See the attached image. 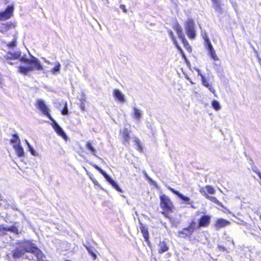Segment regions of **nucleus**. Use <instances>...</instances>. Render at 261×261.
Segmentation results:
<instances>
[{
  "label": "nucleus",
  "mask_w": 261,
  "mask_h": 261,
  "mask_svg": "<svg viewBox=\"0 0 261 261\" xmlns=\"http://www.w3.org/2000/svg\"><path fill=\"white\" fill-rule=\"evenodd\" d=\"M6 59L9 60L7 62L9 64H14L11 60L19 59V61L24 63L25 66H20L18 67V71L21 74L26 75L29 72L34 70H41L43 69L39 61L33 56L28 59L25 56L21 57V52L19 50L13 52H9L7 55Z\"/></svg>",
  "instance_id": "nucleus-1"
},
{
  "label": "nucleus",
  "mask_w": 261,
  "mask_h": 261,
  "mask_svg": "<svg viewBox=\"0 0 261 261\" xmlns=\"http://www.w3.org/2000/svg\"><path fill=\"white\" fill-rule=\"evenodd\" d=\"M186 33L190 39H193L195 37V24L194 21L189 18L185 23Z\"/></svg>",
  "instance_id": "nucleus-2"
},
{
  "label": "nucleus",
  "mask_w": 261,
  "mask_h": 261,
  "mask_svg": "<svg viewBox=\"0 0 261 261\" xmlns=\"http://www.w3.org/2000/svg\"><path fill=\"white\" fill-rule=\"evenodd\" d=\"M197 229L196 223L194 221H192L189 226L179 230L178 232V236L180 238H186L191 236L195 229Z\"/></svg>",
  "instance_id": "nucleus-3"
},
{
  "label": "nucleus",
  "mask_w": 261,
  "mask_h": 261,
  "mask_svg": "<svg viewBox=\"0 0 261 261\" xmlns=\"http://www.w3.org/2000/svg\"><path fill=\"white\" fill-rule=\"evenodd\" d=\"M36 106L43 115L47 116L49 119L53 120V118L49 113V109L43 100L40 99H37L36 101Z\"/></svg>",
  "instance_id": "nucleus-4"
},
{
  "label": "nucleus",
  "mask_w": 261,
  "mask_h": 261,
  "mask_svg": "<svg viewBox=\"0 0 261 261\" xmlns=\"http://www.w3.org/2000/svg\"><path fill=\"white\" fill-rule=\"evenodd\" d=\"M160 199L161 207L166 211L172 212L173 205L170 198L165 195H163L160 196Z\"/></svg>",
  "instance_id": "nucleus-5"
},
{
  "label": "nucleus",
  "mask_w": 261,
  "mask_h": 261,
  "mask_svg": "<svg viewBox=\"0 0 261 261\" xmlns=\"http://www.w3.org/2000/svg\"><path fill=\"white\" fill-rule=\"evenodd\" d=\"M18 245L20 248L24 250L25 252H27L33 253L37 248L34 244L28 240H24L19 242L18 243Z\"/></svg>",
  "instance_id": "nucleus-6"
},
{
  "label": "nucleus",
  "mask_w": 261,
  "mask_h": 261,
  "mask_svg": "<svg viewBox=\"0 0 261 261\" xmlns=\"http://www.w3.org/2000/svg\"><path fill=\"white\" fill-rule=\"evenodd\" d=\"M205 41L206 45V48L208 51V55L210 56L211 58L214 61H218L219 58L216 54L215 50L213 48L210 39L206 36L205 38Z\"/></svg>",
  "instance_id": "nucleus-7"
},
{
  "label": "nucleus",
  "mask_w": 261,
  "mask_h": 261,
  "mask_svg": "<svg viewBox=\"0 0 261 261\" xmlns=\"http://www.w3.org/2000/svg\"><path fill=\"white\" fill-rule=\"evenodd\" d=\"M14 6H8L5 11L0 12V20L4 21L9 19L13 15Z\"/></svg>",
  "instance_id": "nucleus-8"
},
{
  "label": "nucleus",
  "mask_w": 261,
  "mask_h": 261,
  "mask_svg": "<svg viewBox=\"0 0 261 261\" xmlns=\"http://www.w3.org/2000/svg\"><path fill=\"white\" fill-rule=\"evenodd\" d=\"M173 29L176 32L178 38L181 40L185 46L189 45L188 42L186 39L185 35L182 33V29L181 27L178 23H176L174 25Z\"/></svg>",
  "instance_id": "nucleus-9"
},
{
  "label": "nucleus",
  "mask_w": 261,
  "mask_h": 261,
  "mask_svg": "<svg viewBox=\"0 0 261 261\" xmlns=\"http://www.w3.org/2000/svg\"><path fill=\"white\" fill-rule=\"evenodd\" d=\"M8 231L18 233V230L15 226L11 227L5 226L4 225H0V236L5 235Z\"/></svg>",
  "instance_id": "nucleus-10"
},
{
  "label": "nucleus",
  "mask_w": 261,
  "mask_h": 261,
  "mask_svg": "<svg viewBox=\"0 0 261 261\" xmlns=\"http://www.w3.org/2000/svg\"><path fill=\"white\" fill-rule=\"evenodd\" d=\"M212 2L213 8L215 12L219 15L222 14L224 12V10L220 0H212Z\"/></svg>",
  "instance_id": "nucleus-11"
},
{
  "label": "nucleus",
  "mask_w": 261,
  "mask_h": 261,
  "mask_svg": "<svg viewBox=\"0 0 261 261\" xmlns=\"http://www.w3.org/2000/svg\"><path fill=\"white\" fill-rule=\"evenodd\" d=\"M143 112L141 110L138 109L137 107L133 106L132 107V111L131 113V116L135 119L137 122H139L142 117Z\"/></svg>",
  "instance_id": "nucleus-12"
},
{
  "label": "nucleus",
  "mask_w": 261,
  "mask_h": 261,
  "mask_svg": "<svg viewBox=\"0 0 261 261\" xmlns=\"http://www.w3.org/2000/svg\"><path fill=\"white\" fill-rule=\"evenodd\" d=\"M211 217L208 215H204L201 217L199 220V224L197 225V229L200 227H206L210 223Z\"/></svg>",
  "instance_id": "nucleus-13"
},
{
  "label": "nucleus",
  "mask_w": 261,
  "mask_h": 261,
  "mask_svg": "<svg viewBox=\"0 0 261 261\" xmlns=\"http://www.w3.org/2000/svg\"><path fill=\"white\" fill-rule=\"evenodd\" d=\"M53 122V127L55 132L64 139L67 140V136L63 131V129L59 125V124L53 119L51 120Z\"/></svg>",
  "instance_id": "nucleus-14"
},
{
  "label": "nucleus",
  "mask_w": 261,
  "mask_h": 261,
  "mask_svg": "<svg viewBox=\"0 0 261 261\" xmlns=\"http://www.w3.org/2000/svg\"><path fill=\"white\" fill-rule=\"evenodd\" d=\"M169 189L174 194L178 196L180 199L184 201L187 204H192L193 203V201L191 200L189 197L184 195L183 194L180 193L178 191L175 190L171 187H169Z\"/></svg>",
  "instance_id": "nucleus-15"
},
{
  "label": "nucleus",
  "mask_w": 261,
  "mask_h": 261,
  "mask_svg": "<svg viewBox=\"0 0 261 261\" xmlns=\"http://www.w3.org/2000/svg\"><path fill=\"white\" fill-rule=\"evenodd\" d=\"M230 222L223 218H220L216 220L214 224V226L216 230H219L220 228L229 225Z\"/></svg>",
  "instance_id": "nucleus-16"
},
{
  "label": "nucleus",
  "mask_w": 261,
  "mask_h": 261,
  "mask_svg": "<svg viewBox=\"0 0 261 261\" xmlns=\"http://www.w3.org/2000/svg\"><path fill=\"white\" fill-rule=\"evenodd\" d=\"M113 95L116 100L121 102H124L125 101L124 95L118 89H113Z\"/></svg>",
  "instance_id": "nucleus-17"
},
{
  "label": "nucleus",
  "mask_w": 261,
  "mask_h": 261,
  "mask_svg": "<svg viewBox=\"0 0 261 261\" xmlns=\"http://www.w3.org/2000/svg\"><path fill=\"white\" fill-rule=\"evenodd\" d=\"M198 74L200 75L201 77V81L202 85L205 87L207 88L213 94L215 93V90L213 88L211 84H209L208 81L204 77V76L200 73L199 69L197 70Z\"/></svg>",
  "instance_id": "nucleus-18"
},
{
  "label": "nucleus",
  "mask_w": 261,
  "mask_h": 261,
  "mask_svg": "<svg viewBox=\"0 0 261 261\" xmlns=\"http://www.w3.org/2000/svg\"><path fill=\"white\" fill-rule=\"evenodd\" d=\"M139 228L142 233L143 234V236L144 238L145 241L146 242H149V233L148 228L140 222V220H139Z\"/></svg>",
  "instance_id": "nucleus-19"
},
{
  "label": "nucleus",
  "mask_w": 261,
  "mask_h": 261,
  "mask_svg": "<svg viewBox=\"0 0 261 261\" xmlns=\"http://www.w3.org/2000/svg\"><path fill=\"white\" fill-rule=\"evenodd\" d=\"M34 254L37 258V261H45L46 260V256L43 254V253L38 248L35 250V251L33 253Z\"/></svg>",
  "instance_id": "nucleus-20"
},
{
  "label": "nucleus",
  "mask_w": 261,
  "mask_h": 261,
  "mask_svg": "<svg viewBox=\"0 0 261 261\" xmlns=\"http://www.w3.org/2000/svg\"><path fill=\"white\" fill-rule=\"evenodd\" d=\"M25 251L24 250L19 247V248L15 249L13 251V256L14 258H20L24 256Z\"/></svg>",
  "instance_id": "nucleus-21"
},
{
  "label": "nucleus",
  "mask_w": 261,
  "mask_h": 261,
  "mask_svg": "<svg viewBox=\"0 0 261 261\" xmlns=\"http://www.w3.org/2000/svg\"><path fill=\"white\" fill-rule=\"evenodd\" d=\"M13 148L15 149L17 155L19 157L23 156L24 155V150L23 148L20 146V144H14Z\"/></svg>",
  "instance_id": "nucleus-22"
},
{
  "label": "nucleus",
  "mask_w": 261,
  "mask_h": 261,
  "mask_svg": "<svg viewBox=\"0 0 261 261\" xmlns=\"http://www.w3.org/2000/svg\"><path fill=\"white\" fill-rule=\"evenodd\" d=\"M159 249L158 251L159 253H163L168 250V247L165 242H160L158 245Z\"/></svg>",
  "instance_id": "nucleus-23"
},
{
  "label": "nucleus",
  "mask_w": 261,
  "mask_h": 261,
  "mask_svg": "<svg viewBox=\"0 0 261 261\" xmlns=\"http://www.w3.org/2000/svg\"><path fill=\"white\" fill-rule=\"evenodd\" d=\"M86 148L91 151V153L93 155L95 156L96 158L98 159H100L96 155L97 150L93 146L92 143L90 141H88L86 144Z\"/></svg>",
  "instance_id": "nucleus-24"
},
{
  "label": "nucleus",
  "mask_w": 261,
  "mask_h": 261,
  "mask_svg": "<svg viewBox=\"0 0 261 261\" xmlns=\"http://www.w3.org/2000/svg\"><path fill=\"white\" fill-rule=\"evenodd\" d=\"M205 198L210 200L212 202L218 204V205L223 207H224L223 204L221 202H220L215 197L211 196L208 195L207 194H205Z\"/></svg>",
  "instance_id": "nucleus-25"
},
{
  "label": "nucleus",
  "mask_w": 261,
  "mask_h": 261,
  "mask_svg": "<svg viewBox=\"0 0 261 261\" xmlns=\"http://www.w3.org/2000/svg\"><path fill=\"white\" fill-rule=\"evenodd\" d=\"M128 130L126 129H125L122 133V136L123 139V143L124 144H126V143H128L129 140V136Z\"/></svg>",
  "instance_id": "nucleus-26"
},
{
  "label": "nucleus",
  "mask_w": 261,
  "mask_h": 261,
  "mask_svg": "<svg viewBox=\"0 0 261 261\" xmlns=\"http://www.w3.org/2000/svg\"><path fill=\"white\" fill-rule=\"evenodd\" d=\"M113 188H114L117 191L121 192V189L119 188L117 183L113 180L111 177H110L107 180Z\"/></svg>",
  "instance_id": "nucleus-27"
},
{
  "label": "nucleus",
  "mask_w": 261,
  "mask_h": 261,
  "mask_svg": "<svg viewBox=\"0 0 261 261\" xmlns=\"http://www.w3.org/2000/svg\"><path fill=\"white\" fill-rule=\"evenodd\" d=\"M168 34H169V37H170V38L172 39L173 43L175 45V46L179 49H180V48L179 47V46H178V44H177V42L175 39V37H174V34H173V33L172 32V31L171 30H168Z\"/></svg>",
  "instance_id": "nucleus-28"
},
{
  "label": "nucleus",
  "mask_w": 261,
  "mask_h": 261,
  "mask_svg": "<svg viewBox=\"0 0 261 261\" xmlns=\"http://www.w3.org/2000/svg\"><path fill=\"white\" fill-rule=\"evenodd\" d=\"M11 143L14 144H20V141L19 137L16 135H13L12 138L10 140Z\"/></svg>",
  "instance_id": "nucleus-29"
},
{
  "label": "nucleus",
  "mask_w": 261,
  "mask_h": 261,
  "mask_svg": "<svg viewBox=\"0 0 261 261\" xmlns=\"http://www.w3.org/2000/svg\"><path fill=\"white\" fill-rule=\"evenodd\" d=\"M86 248L88 252L93 256V259L95 260L96 258V255L95 253V249L93 247L84 245Z\"/></svg>",
  "instance_id": "nucleus-30"
},
{
  "label": "nucleus",
  "mask_w": 261,
  "mask_h": 261,
  "mask_svg": "<svg viewBox=\"0 0 261 261\" xmlns=\"http://www.w3.org/2000/svg\"><path fill=\"white\" fill-rule=\"evenodd\" d=\"M61 69V64L59 62H57L56 63V66L51 70V72L53 74H56L57 72H59Z\"/></svg>",
  "instance_id": "nucleus-31"
},
{
  "label": "nucleus",
  "mask_w": 261,
  "mask_h": 261,
  "mask_svg": "<svg viewBox=\"0 0 261 261\" xmlns=\"http://www.w3.org/2000/svg\"><path fill=\"white\" fill-rule=\"evenodd\" d=\"M212 107L214 109H215L216 111H219L221 109V106L220 105V103L216 100H213L212 101Z\"/></svg>",
  "instance_id": "nucleus-32"
},
{
  "label": "nucleus",
  "mask_w": 261,
  "mask_h": 261,
  "mask_svg": "<svg viewBox=\"0 0 261 261\" xmlns=\"http://www.w3.org/2000/svg\"><path fill=\"white\" fill-rule=\"evenodd\" d=\"M10 25L2 24V25L0 27V32H7L9 29Z\"/></svg>",
  "instance_id": "nucleus-33"
},
{
  "label": "nucleus",
  "mask_w": 261,
  "mask_h": 261,
  "mask_svg": "<svg viewBox=\"0 0 261 261\" xmlns=\"http://www.w3.org/2000/svg\"><path fill=\"white\" fill-rule=\"evenodd\" d=\"M25 142H26V144L29 149V151L31 152V154L34 156L36 155V151L34 150L33 147L31 146L30 144L28 142V141L25 140Z\"/></svg>",
  "instance_id": "nucleus-34"
},
{
  "label": "nucleus",
  "mask_w": 261,
  "mask_h": 261,
  "mask_svg": "<svg viewBox=\"0 0 261 261\" xmlns=\"http://www.w3.org/2000/svg\"><path fill=\"white\" fill-rule=\"evenodd\" d=\"M205 189L209 194H213L215 193V190L211 186H206Z\"/></svg>",
  "instance_id": "nucleus-35"
},
{
  "label": "nucleus",
  "mask_w": 261,
  "mask_h": 261,
  "mask_svg": "<svg viewBox=\"0 0 261 261\" xmlns=\"http://www.w3.org/2000/svg\"><path fill=\"white\" fill-rule=\"evenodd\" d=\"M68 113V110L67 106V102H65V107L63 110L62 111V114L63 115H67Z\"/></svg>",
  "instance_id": "nucleus-36"
},
{
  "label": "nucleus",
  "mask_w": 261,
  "mask_h": 261,
  "mask_svg": "<svg viewBox=\"0 0 261 261\" xmlns=\"http://www.w3.org/2000/svg\"><path fill=\"white\" fill-rule=\"evenodd\" d=\"M144 175L145 176V178L148 179L149 182L153 185H155V182L148 175L146 172H144Z\"/></svg>",
  "instance_id": "nucleus-37"
},
{
  "label": "nucleus",
  "mask_w": 261,
  "mask_h": 261,
  "mask_svg": "<svg viewBox=\"0 0 261 261\" xmlns=\"http://www.w3.org/2000/svg\"><path fill=\"white\" fill-rule=\"evenodd\" d=\"M99 171L100 172L101 174L104 176L106 179L107 180L110 177L101 169H100Z\"/></svg>",
  "instance_id": "nucleus-38"
},
{
  "label": "nucleus",
  "mask_w": 261,
  "mask_h": 261,
  "mask_svg": "<svg viewBox=\"0 0 261 261\" xmlns=\"http://www.w3.org/2000/svg\"><path fill=\"white\" fill-rule=\"evenodd\" d=\"M16 40L14 39L13 40L12 42L9 43L8 44V46L10 47V48H12V47H13L14 46H16Z\"/></svg>",
  "instance_id": "nucleus-39"
},
{
  "label": "nucleus",
  "mask_w": 261,
  "mask_h": 261,
  "mask_svg": "<svg viewBox=\"0 0 261 261\" xmlns=\"http://www.w3.org/2000/svg\"><path fill=\"white\" fill-rule=\"evenodd\" d=\"M199 192L203 195V196H204V197H205V194L207 193L203 188H201L199 190Z\"/></svg>",
  "instance_id": "nucleus-40"
},
{
  "label": "nucleus",
  "mask_w": 261,
  "mask_h": 261,
  "mask_svg": "<svg viewBox=\"0 0 261 261\" xmlns=\"http://www.w3.org/2000/svg\"><path fill=\"white\" fill-rule=\"evenodd\" d=\"M120 8L121 10L123 11L124 12L126 13L127 12V10L125 8V6L124 5H121Z\"/></svg>",
  "instance_id": "nucleus-41"
},
{
  "label": "nucleus",
  "mask_w": 261,
  "mask_h": 261,
  "mask_svg": "<svg viewBox=\"0 0 261 261\" xmlns=\"http://www.w3.org/2000/svg\"><path fill=\"white\" fill-rule=\"evenodd\" d=\"M90 164L91 165H92L98 171H99L101 169L100 167H99L97 165H96L95 164H92V163H90Z\"/></svg>",
  "instance_id": "nucleus-42"
},
{
  "label": "nucleus",
  "mask_w": 261,
  "mask_h": 261,
  "mask_svg": "<svg viewBox=\"0 0 261 261\" xmlns=\"http://www.w3.org/2000/svg\"><path fill=\"white\" fill-rule=\"evenodd\" d=\"M80 108L82 111H84L85 109V104L83 102H82L80 105Z\"/></svg>",
  "instance_id": "nucleus-43"
},
{
  "label": "nucleus",
  "mask_w": 261,
  "mask_h": 261,
  "mask_svg": "<svg viewBox=\"0 0 261 261\" xmlns=\"http://www.w3.org/2000/svg\"><path fill=\"white\" fill-rule=\"evenodd\" d=\"M254 172L256 173V174L259 176V178L261 179V173L259 171H254Z\"/></svg>",
  "instance_id": "nucleus-44"
},
{
  "label": "nucleus",
  "mask_w": 261,
  "mask_h": 261,
  "mask_svg": "<svg viewBox=\"0 0 261 261\" xmlns=\"http://www.w3.org/2000/svg\"><path fill=\"white\" fill-rule=\"evenodd\" d=\"M254 172L256 173V174L259 176V178L261 179V173L259 171H254Z\"/></svg>",
  "instance_id": "nucleus-45"
},
{
  "label": "nucleus",
  "mask_w": 261,
  "mask_h": 261,
  "mask_svg": "<svg viewBox=\"0 0 261 261\" xmlns=\"http://www.w3.org/2000/svg\"><path fill=\"white\" fill-rule=\"evenodd\" d=\"M138 150H139L140 151H141V150H142V149H141V146H140V144H138Z\"/></svg>",
  "instance_id": "nucleus-46"
},
{
  "label": "nucleus",
  "mask_w": 261,
  "mask_h": 261,
  "mask_svg": "<svg viewBox=\"0 0 261 261\" xmlns=\"http://www.w3.org/2000/svg\"><path fill=\"white\" fill-rule=\"evenodd\" d=\"M191 207L194 208H195L196 207L194 206V205H193L192 204H191Z\"/></svg>",
  "instance_id": "nucleus-47"
},
{
  "label": "nucleus",
  "mask_w": 261,
  "mask_h": 261,
  "mask_svg": "<svg viewBox=\"0 0 261 261\" xmlns=\"http://www.w3.org/2000/svg\"><path fill=\"white\" fill-rule=\"evenodd\" d=\"M45 62L47 63H49V62L48 61L45 60Z\"/></svg>",
  "instance_id": "nucleus-48"
},
{
  "label": "nucleus",
  "mask_w": 261,
  "mask_h": 261,
  "mask_svg": "<svg viewBox=\"0 0 261 261\" xmlns=\"http://www.w3.org/2000/svg\"><path fill=\"white\" fill-rule=\"evenodd\" d=\"M2 84V79L0 77V85Z\"/></svg>",
  "instance_id": "nucleus-49"
},
{
  "label": "nucleus",
  "mask_w": 261,
  "mask_h": 261,
  "mask_svg": "<svg viewBox=\"0 0 261 261\" xmlns=\"http://www.w3.org/2000/svg\"><path fill=\"white\" fill-rule=\"evenodd\" d=\"M221 248H222L223 250H225V248L224 247H221Z\"/></svg>",
  "instance_id": "nucleus-50"
},
{
  "label": "nucleus",
  "mask_w": 261,
  "mask_h": 261,
  "mask_svg": "<svg viewBox=\"0 0 261 261\" xmlns=\"http://www.w3.org/2000/svg\"><path fill=\"white\" fill-rule=\"evenodd\" d=\"M162 213H163V214H164V215H166V214H165V212H163Z\"/></svg>",
  "instance_id": "nucleus-51"
},
{
  "label": "nucleus",
  "mask_w": 261,
  "mask_h": 261,
  "mask_svg": "<svg viewBox=\"0 0 261 261\" xmlns=\"http://www.w3.org/2000/svg\"><path fill=\"white\" fill-rule=\"evenodd\" d=\"M259 218H260V220H261V214H260V216H259Z\"/></svg>",
  "instance_id": "nucleus-52"
},
{
  "label": "nucleus",
  "mask_w": 261,
  "mask_h": 261,
  "mask_svg": "<svg viewBox=\"0 0 261 261\" xmlns=\"http://www.w3.org/2000/svg\"><path fill=\"white\" fill-rule=\"evenodd\" d=\"M65 261H70V260H66Z\"/></svg>",
  "instance_id": "nucleus-53"
}]
</instances>
